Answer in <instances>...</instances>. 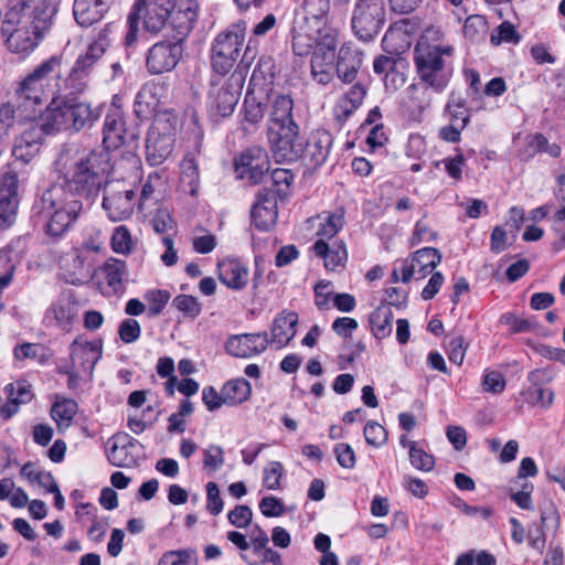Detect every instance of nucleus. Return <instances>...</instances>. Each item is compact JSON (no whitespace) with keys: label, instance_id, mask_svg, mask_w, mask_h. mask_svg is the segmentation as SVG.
<instances>
[{"label":"nucleus","instance_id":"de8ad7c7","mask_svg":"<svg viewBox=\"0 0 565 565\" xmlns=\"http://www.w3.org/2000/svg\"><path fill=\"white\" fill-rule=\"evenodd\" d=\"M339 31L335 28L324 26L321 31L316 33V46L315 52L326 54L330 53L334 55V51L338 43Z\"/></svg>","mask_w":565,"mask_h":565},{"label":"nucleus","instance_id":"393cba45","mask_svg":"<svg viewBox=\"0 0 565 565\" xmlns=\"http://www.w3.org/2000/svg\"><path fill=\"white\" fill-rule=\"evenodd\" d=\"M363 63V52L352 43H344L338 53L335 73L343 83H352Z\"/></svg>","mask_w":565,"mask_h":565},{"label":"nucleus","instance_id":"680f3d73","mask_svg":"<svg viewBox=\"0 0 565 565\" xmlns=\"http://www.w3.org/2000/svg\"><path fill=\"white\" fill-rule=\"evenodd\" d=\"M365 441L374 447H381L387 440L385 428L376 422H369L364 427Z\"/></svg>","mask_w":565,"mask_h":565},{"label":"nucleus","instance_id":"6e6d98bb","mask_svg":"<svg viewBox=\"0 0 565 565\" xmlns=\"http://www.w3.org/2000/svg\"><path fill=\"white\" fill-rule=\"evenodd\" d=\"M170 292L161 289L149 290L145 294V300L149 307L150 316H158L162 312L163 308L170 299Z\"/></svg>","mask_w":565,"mask_h":565},{"label":"nucleus","instance_id":"9b49d317","mask_svg":"<svg viewBox=\"0 0 565 565\" xmlns=\"http://www.w3.org/2000/svg\"><path fill=\"white\" fill-rule=\"evenodd\" d=\"M384 0H356L351 23L354 34L362 41L373 40L385 23Z\"/></svg>","mask_w":565,"mask_h":565},{"label":"nucleus","instance_id":"4d7b16f0","mask_svg":"<svg viewBox=\"0 0 565 565\" xmlns=\"http://www.w3.org/2000/svg\"><path fill=\"white\" fill-rule=\"evenodd\" d=\"M276 74L275 61L270 56H262L252 74V81L263 79L271 84Z\"/></svg>","mask_w":565,"mask_h":565},{"label":"nucleus","instance_id":"f257e3e1","mask_svg":"<svg viewBox=\"0 0 565 565\" xmlns=\"http://www.w3.org/2000/svg\"><path fill=\"white\" fill-rule=\"evenodd\" d=\"M110 153L93 150L75 160L35 199L32 217L45 224L47 235L61 236L90 206L108 181Z\"/></svg>","mask_w":565,"mask_h":565},{"label":"nucleus","instance_id":"3c124183","mask_svg":"<svg viewBox=\"0 0 565 565\" xmlns=\"http://www.w3.org/2000/svg\"><path fill=\"white\" fill-rule=\"evenodd\" d=\"M409 460L414 468L423 471H430L435 466L434 457L418 447L415 441L409 443Z\"/></svg>","mask_w":565,"mask_h":565},{"label":"nucleus","instance_id":"412c9836","mask_svg":"<svg viewBox=\"0 0 565 565\" xmlns=\"http://www.w3.org/2000/svg\"><path fill=\"white\" fill-rule=\"evenodd\" d=\"M103 343L102 340L83 341L75 339L70 345V359L75 366L89 377L93 375L96 363L102 358Z\"/></svg>","mask_w":565,"mask_h":565},{"label":"nucleus","instance_id":"09e8293b","mask_svg":"<svg viewBox=\"0 0 565 565\" xmlns=\"http://www.w3.org/2000/svg\"><path fill=\"white\" fill-rule=\"evenodd\" d=\"M13 354L18 360L38 359L41 364H44L51 356L44 345L29 342L15 347Z\"/></svg>","mask_w":565,"mask_h":565},{"label":"nucleus","instance_id":"49530a36","mask_svg":"<svg viewBox=\"0 0 565 565\" xmlns=\"http://www.w3.org/2000/svg\"><path fill=\"white\" fill-rule=\"evenodd\" d=\"M103 273L109 287L117 291L121 288L126 275V264L119 259H109L103 266Z\"/></svg>","mask_w":565,"mask_h":565},{"label":"nucleus","instance_id":"c756f323","mask_svg":"<svg viewBox=\"0 0 565 565\" xmlns=\"http://www.w3.org/2000/svg\"><path fill=\"white\" fill-rule=\"evenodd\" d=\"M113 0H74L73 14L81 26H90L108 11Z\"/></svg>","mask_w":565,"mask_h":565},{"label":"nucleus","instance_id":"aec40b11","mask_svg":"<svg viewBox=\"0 0 565 565\" xmlns=\"http://www.w3.org/2000/svg\"><path fill=\"white\" fill-rule=\"evenodd\" d=\"M269 340L266 332L243 333L228 338L225 344L226 352L236 358H252L263 353Z\"/></svg>","mask_w":565,"mask_h":565},{"label":"nucleus","instance_id":"5701e85b","mask_svg":"<svg viewBox=\"0 0 565 565\" xmlns=\"http://www.w3.org/2000/svg\"><path fill=\"white\" fill-rule=\"evenodd\" d=\"M332 145V136L324 129H317L303 142L302 159L308 167L318 168L328 158Z\"/></svg>","mask_w":565,"mask_h":565},{"label":"nucleus","instance_id":"a211bd4d","mask_svg":"<svg viewBox=\"0 0 565 565\" xmlns=\"http://www.w3.org/2000/svg\"><path fill=\"white\" fill-rule=\"evenodd\" d=\"M19 178L17 171L10 168L0 180V231L10 227L17 215Z\"/></svg>","mask_w":565,"mask_h":565},{"label":"nucleus","instance_id":"f8f14e48","mask_svg":"<svg viewBox=\"0 0 565 565\" xmlns=\"http://www.w3.org/2000/svg\"><path fill=\"white\" fill-rule=\"evenodd\" d=\"M103 209L113 222L130 217L136 205V192L122 180L107 181L104 186Z\"/></svg>","mask_w":565,"mask_h":565},{"label":"nucleus","instance_id":"f03ea898","mask_svg":"<svg viewBox=\"0 0 565 565\" xmlns=\"http://www.w3.org/2000/svg\"><path fill=\"white\" fill-rule=\"evenodd\" d=\"M444 32L437 26L426 28L413 50L416 74L420 83L441 93L451 77L452 45L444 41Z\"/></svg>","mask_w":565,"mask_h":565},{"label":"nucleus","instance_id":"7ed1b4c3","mask_svg":"<svg viewBox=\"0 0 565 565\" xmlns=\"http://www.w3.org/2000/svg\"><path fill=\"white\" fill-rule=\"evenodd\" d=\"M194 10L179 11L171 22L172 33H164L168 40L154 43L146 54V67L152 75L172 71L183 53V42L196 21Z\"/></svg>","mask_w":565,"mask_h":565},{"label":"nucleus","instance_id":"2f4dec72","mask_svg":"<svg viewBox=\"0 0 565 565\" xmlns=\"http://www.w3.org/2000/svg\"><path fill=\"white\" fill-rule=\"evenodd\" d=\"M298 316L296 312H282L277 316L271 326L270 342L277 344L278 348L285 347L296 334V326Z\"/></svg>","mask_w":565,"mask_h":565},{"label":"nucleus","instance_id":"58836bf2","mask_svg":"<svg viewBox=\"0 0 565 565\" xmlns=\"http://www.w3.org/2000/svg\"><path fill=\"white\" fill-rule=\"evenodd\" d=\"M334 55L313 52L311 56V76L321 85H327L333 77Z\"/></svg>","mask_w":565,"mask_h":565},{"label":"nucleus","instance_id":"7c9ffc66","mask_svg":"<svg viewBox=\"0 0 565 565\" xmlns=\"http://www.w3.org/2000/svg\"><path fill=\"white\" fill-rule=\"evenodd\" d=\"M78 309L70 298H61L52 305L45 315V320L54 323L62 330L68 331L75 321Z\"/></svg>","mask_w":565,"mask_h":565},{"label":"nucleus","instance_id":"864d4df0","mask_svg":"<svg viewBox=\"0 0 565 565\" xmlns=\"http://www.w3.org/2000/svg\"><path fill=\"white\" fill-rule=\"evenodd\" d=\"M521 40L520 34L516 32L514 25L508 21L502 22L491 33L490 41L493 45H499L502 42L519 43Z\"/></svg>","mask_w":565,"mask_h":565},{"label":"nucleus","instance_id":"e433bc0d","mask_svg":"<svg viewBox=\"0 0 565 565\" xmlns=\"http://www.w3.org/2000/svg\"><path fill=\"white\" fill-rule=\"evenodd\" d=\"M294 181V174L289 169L277 168L270 174L265 175L262 183L266 185L260 191H270L275 193V198H284L287 195L288 190Z\"/></svg>","mask_w":565,"mask_h":565},{"label":"nucleus","instance_id":"79ce46f5","mask_svg":"<svg viewBox=\"0 0 565 565\" xmlns=\"http://www.w3.org/2000/svg\"><path fill=\"white\" fill-rule=\"evenodd\" d=\"M20 94L35 104L42 103L44 97H49L46 84L30 73L20 84Z\"/></svg>","mask_w":565,"mask_h":565},{"label":"nucleus","instance_id":"4c0bfd02","mask_svg":"<svg viewBox=\"0 0 565 565\" xmlns=\"http://www.w3.org/2000/svg\"><path fill=\"white\" fill-rule=\"evenodd\" d=\"M430 89L427 85L412 84L405 90L404 105L412 113H422L430 106Z\"/></svg>","mask_w":565,"mask_h":565},{"label":"nucleus","instance_id":"473e14b6","mask_svg":"<svg viewBox=\"0 0 565 565\" xmlns=\"http://www.w3.org/2000/svg\"><path fill=\"white\" fill-rule=\"evenodd\" d=\"M65 279L72 285H81L90 277V265L86 263L84 250H76L63 259Z\"/></svg>","mask_w":565,"mask_h":565},{"label":"nucleus","instance_id":"e2e57ef3","mask_svg":"<svg viewBox=\"0 0 565 565\" xmlns=\"http://www.w3.org/2000/svg\"><path fill=\"white\" fill-rule=\"evenodd\" d=\"M206 489V509L212 515H218L223 511L224 502L220 494V489L215 482H207Z\"/></svg>","mask_w":565,"mask_h":565},{"label":"nucleus","instance_id":"f3484780","mask_svg":"<svg viewBox=\"0 0 565 565\" xmlns=\"http://www.w3.org/2000/svg\"><path fill=\"white\" fill-rule=\"evenodd\" d=\"M441 255L437 248L424 247L416 250L411 258L401 262L402 281L408 282L412 278L424 279L438 266Z\"/></svg>","mask_w":565,"mask_h":565},{"label":"nucleus","instance_id":"dca6fc26","mask_svg":"<svg viewBox=\"0 0 565 565\" xmlns=\"http://www.w3.org/2000/svg\"><path fill=\"white\" fill-rule=\"evenodd\" d=\"M268 140L271 145V151L277 162H292L303 156L305 140L299 136V127L291 126L286 130H279L276 134H269Z\"/></svg>","mask_w":565,"mask_h":565},{"label":"nucleus","instance_id":"bf43d9fd","mask_svg":"<svg viewBox=\"0 0 565 565\" xmlns=\"http://www.w3.org/2000/svg\"><path fill=\"white\" fill-rule=\"evenodd\" d=\"M284 467L279 461H270L264 469L263 484L268 490H277L280 487V479Z\"/></svg>","mask_w":565,"mask_h":565},{"label":"nucleus","instance_id":"6ab92c4d","mask_svg":"<svg viewBox=\"0 0 565 565\" xmlns=\"http://www.w3.org/2000/svg\"><path fill=\"white\" fill-rule=\"evenodd\" d=\"M46 130L43 127V118L40 126H32L18 136L13 143L12 156L14 163H29L40 151L43 135Z\"/></svg>","mask_w":565,"mask_h":565},{"label":"nucleus","instance_id":"37998d69","mask_svg":"<svg viewBox=\"0 0 565 565\" xmlns=\"http://www.w3.org/2000/svg\"><path fill=\"white\" fill-rule=\"evenodd\" d=\"M343 225L344 214L342 211L328 213L326 216L321 217V223L317 231V235L320 237L319 239H330L338 234Z\"/></svg>","mask_w":565,"mask_h":565},{"label":"nucleus","instance_id":"338daca9","mask_svg":"<svg viewBox=\"0 0 565 565\" xmlns=\"http://www.w3.org/2000/svg\"><path fill=\"white\" fill-rule=\"evenodd\" d=\"M181 180L188 182L190 192L194 194L199 184V168L193 159H184L181 164Z\"/></svg>","mask_w":565,"mask_h":565},{"label":"nucleus","instance_id":"2eb2a0df","mask_svg":"<svg viewBox=\"0 0 565 565\" xmlns=\"http://www.w3.org/2000/svg\"><path fill=\"white\" fill-rule=\"evenodd\" d=\"M234 166L241 179H246L253 184L262 183L269 171L268 154L263 148L252 147L235 159Z\"/></svg>","mask_w":565,"mask_h":565},{"label":"nucleus","instance_id":"f704fd0d","mask_svg":"<svg viewBox=\"0 0 565 565\" xmlns=\"http://www.w3.org/2000/svg\"><path fill=\"white\" fill-rule=\"evenodd\" d=\"M313 29L306 24L295 21L292 28L291 50L295 55L303 57L308 56L316 45V33Z\"/></svg>","mask_w":565,"mask_h":565},{"label":"nucleus","instance_id":"6e6552de","mask_svg":"<svg viewBox=\"0 0 565 565\" xmlns=\"http://www.w3.org/2000/svg\"><path fill=\"white\" fill-rule=\"evenodd\" d=\"M108 46V34L106 30H103L77 56L68 76L64 79L65 87L70 88V94H79L86 89L89 76L99 64Z\"/></svg>","mask_w":565,"mask_h":565},{"label":"nucleus","instance_id":"b1692460","mask_svg":"<svg viewBox=\"0 0 565 565\" xmlns=\"http://www.w3.org/2000/svg\"><path fill=\"white\" fill-rule=\"evenodd\" d=\"M138 441L128 434H115L106 443V456L108 461L116 467H130L136 463V457L131 450Z\"/></svg>","mask_w":565,"mask_h":565},{"label":"nucleus","instance_id":"052dcab7","mask_svg":"<svg viewBox=\"0 0 565 565\" xmlns=\"http://www.w3.org/2000/svg\"><path fill=\"white\" fill-rule=\"evenodd\" d=\"M111 247L114 252L120 254H127L131 250L130 232L125 225H119L114 230L111 235Z\"/></svg>","mask_w":565,"mask_h":565},{"label":"nucleus","instance_id":"bb28decb","mask_svg":"<svg viewBox=\"0 0 565 565\" xmlns=\"http://www.w3.org/2000/svg\"><path fill=\"white\" fill-rule=\"evenodd\" d=\"M250 216L254 225L260 231H267L277 220V198L270 191H259Z\"/></svg>","mask_w":565,"mask_h":565},{"label":"nucleus","instance_id":"c85d7f7f","mask_svg":"<svg viewBox=\"0 0 565 565\" xmlns=\"http://www.w3.org/2000/svg\"><path fill=\"white\" fill-rule=\"evenodd\" d=\"M218 279L230 289L243 290L249 281V269L237 258H226L218 263Z\"/></svg>","mask_w":565,"mask_h":565},{"label":"nucleus","instance_id":"a18cd8bd","mask_svg":"<svg viewBox=\"0 0 565 565\" xmlns=\"http://www.w3.org/2000/svg\"><path fill=\"white\" fill-rule=\"evenodd\" d=\"M76 412L77 403L74 399L64 398L53 404L51 414L58 426H70Z\"/></svg>","mask_w":565,"mask_h":565},{"label":"nucleus","instance_id":"8fccbe9b","mask_svg":"<svg viewBox=\"0 0 565 565\" xmlns=\"http://www.w3.org/2000/svg\"><path fill=\"white\" fill-rule=\"evenodd\" d=\"M446 110L450 115V122L463 124V129L470 120V113L466 108V100L459 96L451 95L447 105Z\"/></svg>","mask_w":565,"mask_h":565},{"label":"nucleus","instance_id":"20e7f679","mask_svg":"<svg viewBox=\"0 0 565 565\" xmlns=\"http://www.w3.org/2000/svg\"><path fill=\"white\" fill-rule=\"evenodd\" d=\"M102 108L75 98H53L42 116L46 134L78 132L90 129L100 118Z\"/></svg>","mask_w":565,"mask_h":565},{"label":"nucleus","instance_id":"4468645a","mask_svg":"<svg viewBox=\"0 0 565 565\" xmlns=\"http://www.w3.org/2000/svg\"><path fill=\"white\" fill-rule=\"evenodd\" d=\"M46 31L31 24L9 23L8 20H3L1 25V34L8 49L15 53L31 52Z\"/></svg>","mask_w":565,"mask_h":565},{"label":"nucleus","instance_id":"0eeeda50","mask_svg":"<svg viewBox=\"0 0 565 565\" xmlns=\"http://www.w3.org/2000/svg\"><path fill=\"white\" fill-rule=\"evenodd\" d=\"M178 126L179 120L174 114H154L146 140V159L149 164L160 166L172 154Z\"/></svg>","mask_w":565,"mask_h":565},{"label":"nucleus","instance_id":"423d86ee","mask_svg":"<svg viewBox=\"0 0 565 565\" xmlns=\"http://www.w3.org/2000/svg\"><path fill=\"white\" fill-rule=\"evenodd\" d=\"M246 22L239 20L220 32L211 44V66L218 75H226L237 63L246 36Z\"/></svg>","mask_w":565,"mask_h":565},{"label":"nucleus","instance_id":"13d9d810","mask_svg":"<svg viewBox=\"0 0 565 565\" xmlns=\"http://www.w3.org/2000/svg\"><path fill=\"white\" fill-rule=\"evenodd\" d=\"M544 146H546V138L542 134L530 135L525 138L524 146L519 150V157L527 161L536 153L542 152Z\"/></svg>","mask_w":565,"mask_h":565},{"label":"nucleus","instance_id":"1a4fd4ad","mask_svg":"<svg viewBox=\"0 0 565 565\" xmlns=\"http://www.w3.org/2000/svg\"><path fill=\"white\" fill-rule=\"evenodd\" d=\"M55 12V1L9 0L4 20L9 23H25L35 25L39 30H49Z\"/></svg>","mask_w":565,"mask_h":565},{"label":"nucleus","instance_id":"72a5a7b5","mask_svg":"<svg viewBox=\"0 0 565 565\" xmlns=\"http://www.w3.org/2000/svg\"><path fill=\"white\" fill-rule=\"evenodd\" d=\"M312 248L317 256L323 258L327 269L333 270L339 266H344L348 259L347 248L342 242L329 245L326 241L318 239Z\"/></svg>","mask_w":565,"mask_h":565},{"label":"nucleus","instance_id":"cd10ccee","mask_svg":"<svg viewBox=\"0 0 565 565\" xmlns=\"http://www.w3.org/2000/svg\"><path fill=\"white\" fill-rule=\"evenodd\" d=\"M329 11L330 0H303L295 21L321 31L329 24Z\"/></svg>","mask_w":565,"mask_h":565},{"label":"nucleus","instance_id":"ea45409f","mask_svg":"<svg viewBox=\"0 0 565 565\" xmlns=\"http://www.w3.org/2000/svg\"><path fill=\"white\" fill-rule=\"evenodd\" d=\"M223 401L226 405H238L247 401L252 394V386L245 379H236L226 382L223 387Z\"/></svg>","mask_w":565,"mask_h":565},{"label":"nucleus","instance_id":"603ef678","mask_svg":"<svg viewBox=\"0 0 565 565\" xmlns=\"http://www.w3.org/2000/svg\"><path fill=\"white\" fill-rule=\"evenodd\" d=\"M9 397H13L20 405L31 402L34 397L32 385L24 380H19L6 386Z\"/></svg>","mask_w":565,"mask_h":565},{"label":"nucleus","instance_id":"c9c22d12","mask_svg":"<svg viewBox=\"0 0 565 565\" xmlns=\"http://www.w3.org/2000/svg\"><path fill=\"white\" fill-rule=\"evenodd\" d=\"M394 315L388 306H379L370 315V327L373 335L379 339H385L392 334Z\"/></svg>","mask_w":565,"mask_h":565},{"label":"nucleus","instance_id":"a878e982","mask_svg":"<svg viewBox=\"0 0 565 565\" xmlns=\"http://www.w3.org/2000/svg\"><path fill=\"white\" fill-rule=\"evenodd\" d=\"M34 76L40 78L46 84L47 95H51L52 99L56 95H61L64 92H70V88L65 87L64 79H62V57L51 56L49 60L41 63L32 72Z\"/></svg>","mask_w":565,"mask_h":565},{"label":"nucleus","instance_id":"39448f33","mask_svg":"<svg viewBox=\"0 0 565 565\" xmlns=\"http://www.w3.org/2000/svg\"><path fill=\"white\" fill-rule=\"evenodd\" d=\"M194 10L193 3H188L185 8L175 10L174 0H136L134 9L128 15V32L125 36L126 45H131L137 40L138 23L142 21L143 29L152 34L162 31L172 33L171 22L173 15L179 11Z\"/></svg>","mask_w":565,"mask_h":565},{"label":"nucleus","instance_id":"ddd939ff","mask_svg":"<svg viewBox=\"0 0 565 565\" xmlns=\"http://www.w3.org/2000/svg\"><path fill=\"white\" fill-rule=\"evenodd\" d=\"M138 134L135 128L127 127L124 110L113 103L105 116L103 125V145L105 151L116 150L134 141Z\"/></svg>","mask_w":565,"mask_h":565},{"label":"nucleus","instance_id":"69168bd1","mask_svg":"<svg viewBox=\"0 0 565 565\" xmlns=\"http://www.w3.org/2000/svg\"><path fill=\"white\" fill-rule=\"evenodd\" d=\"M504 376L498 371L487 370L482 377V387L486 392L500 394L505 388Z\"/></svg>","mask_w":565,"mask_h":565},{"label":"nucleus","instance_id":"5fc2aeb1","mask_svg":"<svg viewBox=\"0 0 565 565\" xmlns=\"http://www.w3.org/2000/svg\"><path fill=\"white\" fill-rule=\"evenodd\" d=\"M172 306L191 319H195L202 310L198 299L190 295L177 296L172 301Z\"/></svg>","mask_w":565,"mask_h":565},{"label":"nucleus","instance_id":"c03bdc74","mask_svg":"<svg viewBox=\"0 0 565 565\" xmlns=\"http://www.w3.org/2000/svg\"><path fill=\"white\" fill-rule=\"evenodd\" d=\"M488 33V22L484 17L480 14H473L466 19L463 25L465 38L473 43L481 42L484 40Z\"/></svg>","mask_w":565,"mask_h":565},{"label":"nucleus","instance_id":"0e129e2a","mask_svg":"<svg viewBox=\"0 0 565 565\" xmlns=\"http://www.w3.org/2000/svg\"><path fill=\"white\" fill-rule=\"evenodd\" d=\"M141 328L137 320L127 318L121 321L118 328V334L122 342L132 343L140 337Z\"/></svg>","mask_w":565,"mask_h":565},{"label":"nucleus","instance_id":"774afa93","mask_svg":"<svg viewBox=\"0 0 565 565\" xmlns=\"http://www.w3.org/2000/svg\"><path fill=\"white\" fill-rule=\"evenodd\" d=\"M203 456V466L206 470L214 472L224 465V451L220 446H210L204 450Z\"/></svg>","mask_w":565,"mask_h":565},{"label":"nucleus","instance_id":"9d476101","mask_svg":"<svg viewBox=\"0 0 565 565\" xmlns=\"http://www.w3.org/2000/svg\"><path fill=\"white\" fill-rule=\"evenodd\" d=\"M244 77L234 72L227 78H213L207 104L213 116L228 117L233 114L242 93Z\"/></svg>","mask_w":565,"mask_h":565},{"label":"nucleus","instance_id":"4be33fe9","mask_svg":"<svg viewBox=\"0 0 565 565\" xmlns=\"http://www.w3.org/2000/svg\"><path fill=\"white\" fill-rule=\"evenodd\" d=\"M269 100L268 135L276 134L279 130H286V128H290L291 126H298L294 120V100L290 96L273 94L269 96Z\"/></svg>","mask_w":565,"mask_h":565},{"label":"nucleus","instance_id":"a19ab883","mask_svg":"<svg viewBox=\"0 0 565 565\" xmlns=\"http://www.w3.org/2000/svg\"><path fill=\"white\" fill-rule=\"evenodd\" d=\"M159 100L151 88L143 87L136 95L134 103V113L140 120L151 117L158 106Z\"/></svg>","mask_w":565,"mask_h":565}]
</instances>
